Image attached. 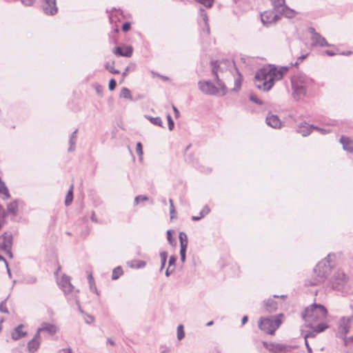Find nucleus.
<instances>
[{
	"mask_svg": "<svg viewBox=\"0 0 353 353\" xmlns=\"http://www.w3.org/2000/svg\"><path fill=\"white\" fill-rule=\"evenodd\" d=\"M288 70V67H281L277 69L272 65L265 66L256 73L254 84L259 90L268 91L272 88L275 81L283 78Z\"/></svg>",
	"mask_w": 353,
	"mask_h": 353,
	"instance_id": "obj_1",
	"label": "nucleus"
},
{
	"mask_svg": "<svg viewBox=\"0 0 353 353\" xmlns=\"http://www.w3.org/2000/svg\"><path fill=\"white\" fill-rule=\"evenodd\" d=\"M212 74L216 78V84L219 88L214 85L210 81H205L199 82V89L205 94L210 95L219 94L225 95L227 93V88L225 84L219 79L218 76V71L219 65H217V61L212 62Z\"/></svg>",
	"mask_w": 353,
	"mask_h": 353,
	"instance_id": "obj_2",
	"label": "nucleus"
},
{
	"mask_svg": "<svg viewBox=\"0 0 353 353\" xmlns=\"http://www.w3.org/2000/svg\"><path fill=\"white\" fill-rule=\"evenodd\" d=\"M327 314V311L323 305L314 303L305 309L302 317L309 327H312L314 323L323 321Z\"/></svg>",
	"mask_w": 353,
	"mask_h": 353,
	"instance_id": "obj_3",
	"label": "nucleus"
},
{
	"mask_svg": "<svg viewBox=\"0 0 353 353\" xmlns=\"http://www.w3.org/2000/svg\"><path fill=\"white\" fill-rule=\"evenodd\" d=\"M331 254H329L326 258L319 262L314 269V281L310 282L311 285H316L318 283L323 282L330 273L331 265L330 258Z\"/></svg>",
	"mask_w": 353,
	"mask_h": 353,
	"instance_id": "obj_4",
	"label": "nucleus"
},
{
	"mask_svg": "<svg viewBox=\"0 0 353 353\" xmlns=\"http://www.w3.org/2000/svg\"><path fill=\"white\" fill-rule=\"evenodd\" d=\"M283 314L261 317L259 321V327L268 334H274L282 323Z\"/></svg>",
	"mask_w": 353,
	"mask_h": 353,
	"instance_id": "obj_5",
	"label": "nucleus"
},
{
	"mask_svg": "<svg viewBox=\"0 0 353 353\" xmlns=\"http://www.w3.org/2000/svg\"><path fill=\"white\" fill-rule=\"evenodd\" d=\"M347 282V276L344 272L338 270L334 274L331 280V285L333 289L336 290H342Z\"/></svg>",
	"mask_w": 353,
	"mask_h": 353,
	"instance_id": "obj_6",
	"label": "nucleus"
},
{
	"mask_svg": "<svg viewBox=\"0 0 353 353\" xmlns=\"http://www.w3.org/2000/svg\"><path fill=\"white\" fill-rule=\"evenodd\" d=\"M353 316L345 317L343 316L339 321L338 332L337 334L339 337L343 338L349 332L350 328V323L352 321Z\"/></svg>",
	"mask_w": 353,
	"mask_h": 353,
	"instance_id": "obj_7",
	"label": "nucleus"
},
{
	"mask_svg": "<svg viewBox=\"0 0 353 353\" xmlns=\"http://www.w3.org/2000/svg\"><path fill=\"white\" fill-rule=\"evenodd\" d=\"M309 32L312 34V46L320 47L330 46V44L327 42L326 39L319 33L316 32L314 28H310Z\"/></svg>",
	"mask_w": 353,
	"mask_h": 353,
	"instance_id": "obj_8",
	"label": "nucleus"
},
{
	"mask_svg": "<svg viewBox=\"0 0 353 353\" xmlns=\"http://www.w3.org/2000/svg\"><path fill=\"white\" fill-rule=\"evenodd\" d=\"M41 7L47 15H54L58 12L56 0H41Z\"/></svg>",
	"mask_w": 353,
	"mask_h": 353,
	"instance_id": "obj_9",
	"label": "nucleus"
},
{
	"mask_svg": "<svg viewBox=\"0 0 353 353\" xmlns=\"http://www.w3.org/2000/svg\"><path fill=\"white\" fill-rule=\"evenodd\" d=\"M313 83L312 79L310 78L304 74H297L291 79V83H296L299 85H303L307 88Z\"/></svg>",
	"mask_w": 353,
	"mask_h": 353,
	"instance_id": "obj_10",
	"label": "nucleus"
},
{
	"mask_svg": "<svg viewBox=\"0 0 353 353\" xmlns=\"http://www.w3.org/2000/svg\"><path fill=\"white\" fill-rule=\"evenodd\" d=\"M291 85L292 89V96L295 101H300L306 96L307 88L296 83H291Z\"/></svg>",
	"mask_w": 353,
	"mask_h": 353,
	"instance_id": "obj_11",
	"label": "nucleus"
},
{
	"mask_svg": "<svg viewBox=\"0 0 353 353\" xmlns=\"http://www.w3.org/2000/svg\"><path fill=\"white\" fill-rule=\"evenodd\" d=\"M261 19L265 26H268L276 22L279 19V15L274 11H265L261 14Z\"/></svg>",
	"mask_w": 353,
	"mask_h": 353,
	"instance_id": "obj_12",
	"label": "nucleus"
},
{
	"mask_svg": "<svg viewBox=\"0 0 353 353\" xmlns=\"http://www.w3.org/2000/svg\"><path fill=\"white\" fill-rule=\"evenodd\" d=\"M57 283L65 294L72 292L74 288L70 283V277L66 275H63L60 279H58Z\"/></svg>",
	"mask_w": 353,
	"mask_h": 353,
	"instance_id": "obj_13",
	"label": "nucleus"
},
{
	"mask_svg": "<svg viewBox=\"0 0 353 353\" xmlns=\"http://www.w3.org/2000/svg\"><path fill=\"white\" fill-rule=\"evenodd\" d=\"M58 331V327L54 325L46 322L41 323V326L37 329L36 333H39L41 335V332H46L50 335L55 334Z\"/></svg>",
	"mask_w": 353,
	"mask_h": 353,
	"instance_id": "obj_14",
	"label": "nucleus"
},
{
	"mask_svg": "<svg viewBox=\"0 0 353 353\" xmlns=\"http://www.w3.org/2000/svg\"><path fill=\"white\" fill-rule=\"evenodd\" d=\"M269 351L274 353L288 352L290 351V346L281 343H270L266 346Z\"/></svg>",
	"mask_w": 353,
	"mask_h": 353,
	"instance_id": "obj_15",
	"label": "nucleus"
},
{
	"mask_svg": "<svg viewBox=\"0 0 353 353\" xmlns=\"http://www.w3.org/2000/svg\"><path fill=\"white\" fill-rule=\"evenodd\" d=\"M41 344V335L36 333L28 343V350L29 352L34 353L38 350Z\"/></svg>",
	"mask_w": 353,
	"mask_h": 353,
	"instance_id": "obj_16",
	"label": "nucleus"
},
{
	"mask_svg": "<svg viewBox=\"0 0 353 353\" xmlns=\"http://www.w3.org/2000/svg\"><path fill=\"white\" fill-rule=\"evenodd\" d=\"M1 238V249H8L11 248L12 245V234L10 232H5L3 234L0 236Z\"/></svg>",
	"mask_w": 353,
	"mask_h": 353,
	"instance_id": "obj_17",
	"label": "nucleus"
},
{
	"mask_svg": "<svg viewBox=\"0 0 353 353\" xmlns=\"http://www.w3.org/2000/svg\"><path fill=\"white\" fill-rule=\"evenodd\" d=\"M113 52L117 55L125 57H130L133 53V48L132 46H125L123 48L119 46L114 49Z\"/></svg>",
	"mask_w": 353,
	"mask_h": 353,
	"instance_id": "obj_18",
	"label": "nucleus"
},
{
	"mask_svg": "<svg viewBox=\"0 0 353 353\" xmlns=\"http://www.w3.org/2000/svg\"><path fill=\"white\" fill-rule=\"evenodd\" d=\"M266 123L273 128H280L281 122L276 115L271 114L266 117Z\"/></svg>",
	"mask_w": 353,
	"mask_h": 353,
	"instance_id": "obj_19",
	"label": "nucleus"
},
{
	"mask_svg": "<svg viewBox=\"0 0 353 353\" xmlns=\"http://www.w3.org/2000/svg\"><path fill=\"white\" fill-rule=\"evenodd\" d=\"M340 143L343 145V148L350 152H353V142L352 141L345 136H342L340 139Z\"/></svg>",
	"mask_w": 353,
	"mask_h": 353,
	"instance_id": "obj_20",
	"label": "nucleus"
},
{
	"mask_svg": "<svg viewBox=\"0 0 353 353\" xmlns=\"http://www.w3.org/2000/svg\"><path fill=\"white\" fill-rule=\"evenodd\" d=\"M265 310L268 312H273L276 310L278 303L273 299H268L264 301Z\"/></svg>",
	"mask_w": 353,
	"mask_h": 353,
	"instance_id": "obj_21",
	"label": "nucleus"
},
{
	"mask_svg": "<svg viewBox=\"0 0 353 353\" xmlns=\"http://www.w3.org/2000/svg\"><path fill=\"white\" fill-rule=\"evenodd\" d=\"M314 128L313 125H309L307 123H304L300 125L297 132L302 134L303 137L309 135L311 132L312 129Z\"/></svg>",
	"mask_w": 353,
	"mask_h": 353,
	"instance_id": "obj_22",
	"label": "nucleus"
},
{
	"mask_svg": "<svg viewBox=\"0 0 353 353\" xmlns=\"http://www.w3.org/2000/svg\"><path fill=\"white\" fill-rule=\"evenodd\" d=\"M107 12H109V19L112 23H115L117 20H120L119 16L122 15V11L114 8L110 11L107 10Z\"/></svg>",
	"mask_w": 353,
	"mask_h": 353,
	"instance_id": "obj_23",
	"label": "nucleus"
},
{
	"mask_svg": "<svg viewBox=\"0 0 353 353\" xmlns=\"http://www.w3.org/2000/svg\"><path fill=\"white\" fill-rule=\"evenodd\" d=\"M274 12L279 14L285 6V0H270Z\"/></svg>",
	"mask_w": 353,
	"mask_h": 353,
	"instance_id": "obj_24",
	"label": "nucleus"
},
{
	"mask_svg": "<svg viewBox=\"0 0 353 353\" xmlns=\"http://www.w3.org/2000/svg\"><path fill=\"white\" fill-rule=\"evenodd\" d=\"M279 19L281 17H285L287 18H292L294 16V12L293 10L288 8L286 5L283 8H282V10L279 12Z\"/></svg>",
	"mask_w": 353,
	"mask_h": 353,
	"instance_id": "obj_25",
	"label": "nucleus"
},
{
	"mask_svg": "<svg viewBox=\"0 0 353 353\" xmlns=\"http://www.w3.org/2000/svg\"><path fill=\"white\" fill-rule=\"evenodd\" d=\"M23 327V325H19L14 329V332L12 333V338L14 340H18L26 335V333L22 331Z\"/></svg>",
	"mask_w": 353,
	"mask_h": 353,
	"instance_id": "obj_26",
	"label": "nucleus"
},
{
	"mask_svg": "<svg viewBox=\"0 0 353 353\" xmlns=\"http://www.w3.org/2000/svg\"><path fill=\"white\" fill-rule=\"evenodd\" d=\"M77 130H75L71 134L70 137V139H69V143H70V146H69V148H68V151L69 152H73L74 150H75V144H76V141H77Z\"/></svg>",
	"mask_w": 353,
	"mask_h": 353,
	"instance_id": "obj_27",
	"label": "nucleus"
},
{
	"mask_svg": "<svg viewBox=\"0 0 353 353\" xmlns=\"http://www.w3.org/2000/svg\"><path fill=\"white\" fill-rule=\"evenodd\" d=\"M146 265V263L143 261L139 260H134L129 263V265L132 268H144Z\"/></svg>",
	"mask_w": 353,
	"mask_h": 353,
	"instance_id": "obj_28",
	"label": "nucleus"
},
{
	"mask_svg": "<svg viewBox=\"0 0 353 353\" xmlns=\"http://www.w3.org/2000/svg\"><path fill=\"white\" fill-rule=\"evenodd\" d=\"M73 201V185H72L70 190L68 192V194L65 200V205L66 206L70 205Z\"/></svg>",
	"mask_w": 353,
	"mask_h": 353,
	"instance_id": "obj_29",
	"label": "nucleus"
},
{
	"mask_svg": "<svg viewBox=\"0 0 353 353\" xmlns=\"http://www.w3.org/2000/svg\"><path fill=\"white\" fill-rule=\"evenodd\" d=\"M201 21L203 23L204 26L206 27L207 33L210 34V27L208 23V15L205 12V11L202 9H201Z\"/></svg>",
	"mask_w": 353,
	"mask_h": 353,
	"instance_id": "obj_30",
	"label": "nucleus"
},
{
	"mask_svg": "<svg viewBox=\"0 0 353 353\" xmlns=\"http://www.w3.org/2000/svg\"><path fill=\"white\" fill-rule=\"evenodd\" d=\"M120 97L132 100V96L131 94L130 90L127 88H122L120 93Z\"/></svg>",
	"mask_w": 353,
	"mask_h": 353,
	"instance_id": "obj_31",
	"label": "nucleus"
},
{
	"mask_svg": "<svg viewBox=\"0 0 353 353\" xmlns=\"http://www.w3.org/2000/svg\"><path fill=\"white\" fill-rule=\"evenodd\" d=\"M18 210V205L16 201L11 202L8 205V211L12 214H16Z\"/></svg>",
	"mask_w": 353,
	"mask_h": 353,
	"instance_id": "obj_32",
	"label": "nucleus"
},
{
	"mask_svg": "<svg viewBox=\"0 0 353 353\" xmlns=\"http://www.w3.org/2000/svg\"><path fill=\"white\" fill-rule=\"evenodd\" d=\"M122 274H123V270L120 266L115 268L112 271V279L116 280V279H119V277L121 275H122Z\"/></svg>",
	"mask_w": 353,
	"mask_h": 353,
	"instance_id": "obj_33",
	"label": "nucleus"
},
{
	"mask_svg": "<svg viewBox=\"0 0 353 353\" xmlns=\"http://www.w3.org/2000/svg\"><path fill=\"white\" fill-rule=\"evenodd\" d=\"M179 241H180V246L184 245L185 247H188V236L186 234L183 232H181L179 233Z\"/></svg>",
	"mask_w": 353,
	"mask_h": 353,
	"instance_id": "obj_34",
	"label": "nucleus"
},
{
	"mask_svg": "<svg viewBox=\"0 0 353 353\" xmlns=\"http://www.w3.org/2000/svg\"><path fill=\"white\" fill-rule=\"evenodd\" d=\"M312 327H313V326ZM326 328H327V325L325 323H319L314 327V332L315 333H320L323 332Z\"/></svg>",
	"mask_w": 353,
	"mask_h": 353,
	"instance_id": "obj_35",
	"label": "nucleus"
},
{
	"mask_svg": "<svg viewBox=\"0 0 353 353\" xmlns=\"http://www.w3.org/2000/svg\"><path fill=\"white\" fill-rule=\"evenodd\" d=\"M114 63V61L112 63V64H110L108 62L106 63L105 64V69L108 70L110 73L115 74H119L120 71L119 70H116L114 68V67H113Z\"/></svg>",
	"mask_w": 353,
	"mask_h": 353,
	"instance_id": "obj_36",
	"label": "nucleus"
},
{
	"mask_svg": "<svg viewBox=\"0 0 353 353\" xmlns=\"http://www.w3.org/2000/svg\"><path fill=\"white\" fill-rule=\"evenodd\" d=\"M160 258H161V270H162L163 268H164L166 261H167V258H168L167 252H165V251L161 252H160Z\"/></svg>",
	"mask_w": 353,
	"mask_h": 353,
	"instance_id": "obj_37",
	"label": "nucleus"
},
{
	"mask_svg": "<svg viewBox=\"0 0 353 353\" xmlns=\"http://www.w3.org/2000/svg\"><path fill=\"white\" fill-rule=\"evenodd\" d=\"M185 336V332L183 330V326L182 325H179L177 327V339L179 341L182 340Z\"/></svg>",
	"mask_w": 353,
	"mask_h": 353,
	"instance_id": "obj_38",
	"label": "nucleus"
},
{
	"mask_svg": "<svg viewBox=\"0 0 353 353\" xmlns=\"http://www.w3.org/2000/svg\"><path fill=\"white\" fill-rule=\"evenodd\" d=\"M149 119L152 124L158 125V126H161V127L162 126L163 122H162L161 119L159 117H150Z\"/></svg>",
	"mask_w": 353,
	"mask_h": 353,
	"instance_id": "obj_39",
	"label": "nucleus"
},
{
	"mask_svg": "<svg viewBox=\"0 0 353 353\" xmlns=\"http://www.w3.org/2000/svg\"><path fill=\"white\" fill-rule=\"evenodd\" d=\"M167 239L171 245H172V246L176 245V239L172 237V231L170 230L167 231Z\"/></svg>",
	"mask_w": 353,
	"mask_h": 353,
	"instance_id": "obj_40",
	"label": "nucleus"
},
{
	"mask_svg": "<svg viewBox=\"0 0 353 353\" xmlns=\"http://www.w3.org/2000/svg\"><path fill=\"white\" fill-rule=\"evenodd\" d=\"M241 77H239L234 80V86L233 88H232L231 90L237 91L241 88Z\"/></svg>",
	"mask_w": 353,
	"mask_h": 353,
	"instance_id": "obj_41",
	"label": "nucleus"
},
{
	"mask_svg": "<svg viewBox=\"0 0 353 353\" xmlns=\"http://www.w3.org/2000/svg\"><path fill=\"white\" fill-rule=\"evenodd\" d=\"M148 200V198L146 196L139 195L134 198V204L138 205L140 201H145Z\"/></svg>",
	"mask_w": 353,
	"mask_h": 353,
	"instance_id": "obj_42",
	"label": "nucleus"
},
{
	"mask_svg": "<svg viewBox=\"0 0 353 353\" xmlns=\"http://www.w3.org/2000/svg\"><path fill=\"white\" fill-rule=\"evenodd\" d=\"M8 298L6 299L5 300L2 301L1 303H0V311L3 313H6L8 314V310L6 307V301H7Z\"/></svg>",
	"mask_w": 353,
	"mask_h": 353,
	"instance_id": "obj_43",
	"label": "nucleus"
},
{
	"mask_svg": "<svg viewBox=\"0 0 353 353\" xmlns=\"http://www.w3.org/2000/svg\"><path fill=\"white\" fill-rule=\"evenodd\" d=\"M136 152L137 154L139 156L140 159H141L143 156V146L141 142H138L137 143Z\"/></svg>",
	"mask_w": 353,
	"mask_h": 353,
	"instance_id": "obj_44",
	"label": "nucleus"
},
{
	"mask_svg": "<svg viewBox=\"0 0 353 353\" xmlns=\"http://www.w3.org/2000/svg\"><path fill=\"white\" fill-rule=\"evenodd\" d=\"M250 99L253 101L254 103H256V104H259V105H262L263 104V101L259 99L256 95L254 94H251L250 95Z\"/></svg>",
	"mask_w": 353,
	"mask_h": 353,
	"instance_id": "obj_45",
	"label": "nucleus"
},
{
	"mask_svg": "<svg viewBox=\"0 0 353 353\" xmlns=\"http://www.w3.org/2000/svg\"><path fill=\"white\" fill-rule=\"evenodd\" d=\"M5 211L3 207L0 205V228L2 227L4 223Z\"/></svg>",
	"mask_w": 353,
	"mask_h": 353,
	"instance_id": "obj_46",
	"label": "nucleus"
},
{
	"mask_svg": "<svg viewBox=\"0 0 353 353\" xmlns=\"http://www.w3.org/2000/svg\"><path fill=\"white\" fill-rule=\"evenodd\" d=\"M213 0H199V2L207 8L212 7L213 4Z\"/></svg>",
	"mask_w": 353,
	"mask_h": 353,
	"instance_id": "obj_47",
	"label": "nucleus"
},
{
	"mask_svg": "<svg viewBox=\"0 0 353 353\" xmlns=\"http://www.w3.org/2000/svg\"><path fill=\"white\" fill-rule=\"evenodd\" d=\"M167 119H168V128L171 131V130H173V128L174 127V121H173V119H172V117L170 114L167 115Z\"/></svg>",
	"mask_w": 353,
	"mask_h": 353,
	"instance_id": "obj_48",
	"label": "nucleus"
},
{
	"mask_svg": "<svg viewBox=\"0 0 353 353\" xmlns=\"http://www.w3.org/2000/svg\"><path fill=\"white\" fill-rule=\"evenodd\" d=\"M210 212V209L208 205L204 206V208L202 209V210L200 212V216L201 217H204L205 215L209 214Z\"/></svg>",
	"mask_w": 353,
	"mask_h": 353,
	"instance_id": "obj_49",
	"label": "nucleus"
},
{
	"mask_svg": "<svg viewBox=\"0 0 353 353\" xmlns=\"http://www.w3.org/2000/svg\"><path fill=\"white\" fill-rule=\"evenodd\" d=\"M169 203H170V218L173 219L174 218L173 214L175 213V210H174V203H173L172 199H170L169 200Z\"/></svg>",
	"mask_w": 353,
	"mask_h": 353,
	"instance_id": "obj_50",
	"label": "nucleus"
},
{
	"mask_svg": "<svg viewBox=\"0 0 353 353\" xmlns=\"http://www.w3.org/2000/svg\"><path fill=\"white\" fill-rule=\"evenodd\" d=\"M117 86V82L115 79H111L109 82V89L110 90H114Z\"/></svg>",
	"mask_w": 353,
	"mask_h": 353,
	"instance_id": "obj_51",
	"label": "nucleus"
},
{
	"mask_svg": "<svg viewBox=\"0 0 353 353\" xmlns=\"http://www.w3.org/2000/svg\"><path fill=\"white\" fill-rule=\"evenodd\" d=\"M131 28V23L130 22H125L122 26V30L123 32H128Z\"/></svg>",
	"mask_w": 353,
	"mask_h": 353,
	"instance_id": "obj_52",
	"label": "nucleus"
},
{
	"mask_svg": "<svg viewBox=\"0 0 353 353\" xmlns=\"http://www.w3.org/2000/svg\"><path fill=\"white\" fill-rule=\"evenodd\" d=\"M26 283L28 284H33L37 281V279L34 276L28 277L25 280Z\"/></svg>",
	"mask_w": 353,
	"mask_h": 353,
	"instance_id": "obj_53",
	"label": "nucleus"
},
{
	"mask_svg": "<svg viewBox=\"0 0 353 353\" xmlns=\"http://www.w3.org/2000/svg\"><path fill=\"white\" fill-rule=\"evenodd\" d=\"M343 340H344V343L345 345H348L351 343H353V335L352 336H350V337H346L345 336L343 337Z\"/></svg>",
	"mask_w": 353,
	"mask_h": 353,
	"instance_id": "obj_54",
	"label": "nucleus"
},
{
	"mask_svg": "<svg viewBox=\"0 0 353 353\" xmlns=\"http://www.w3.org/2000/svg\"><path fill=\"white\" fill-rule=\"evenodd\" d=\"M176 256H171L169 259V261H168V263H169V268H170L171 266L172 265H175V263H176Z\"/></svg>",
	"mask_w": 353,
	"mask_h": 353,
	"instance_id": "obj_55",
	"label": "nucleus"
},
{
	"mask_svg": "<svg viewBox=\"0 0 353 353\" xmlns=\"http://www.w3.org/2000/svg\"><path fill=\"white\" fill-rule=\"evenodd\" d=\"M313 129H315V130L321 132L323 134H327V133L330 132V131L329 129L321 128H319L316 126H314V128H313Z\"/></svg>",
	"mask_w": 353,
	"mask_h": 353,
	"instance_id": "obj_56",
	"label": "nucleus"
},
{
	"mask_svg": "<svg viewBox=\"0 0 353 353\" xmlns=\"http://www.w3.org/2000/svg\"><path fill=\"white\" fill-rule=\"evenodd\" d=\"M20 1L26 6H30L33 3L32 0H20Z\"/></svg>",
	"mask_w": 353,
	"mask_h": 353,
	"instance_id": "obj_57",
	"label": "nucleus"
},
{
	"mask_svg": "<svg viewBox=\"0 0 353 353\" xmlns=\"http://www.w3.org/2000/svg\"><path fill=\"white\" fill-rule=\"evenodd\" d=\"M314 336H315V332L313 331V332H309L307 334H305L304 338H305V340H307V339L309 337L313 338Z\"/></svg>",
	"mask_w": 353,
	"mask_h": 353,
	"instance_id": "obj_58",
	"label": "nucleus"
},
{
	"mask_svg": "<svg viewBox=\"0 0 353 353\" xmlns=\"http://www.w3.org/2000/svg\"><path fill=\"white\" fill-rule=\"evenodd\" d=\"M59 353H72L70 348H63L59 351Z\"/></svg>",
	"mask_w": 353,
	"mask_h": 353,
	"instance_id": "obj_59",
	"label": "nucleus"
},
{
	"mask_svg": "<svg viewBox=\"0 0 353 353\" xmlns=\"http://www.w3.org/2000/svg\"><path fill=\"white\" fill-rule=\"evenodd\" d=\"M88 282H89V283L90 285V287L92 288V285L94 283V278H93L92 274H90L88 276Z\"/></svg>",
	"mask_w": 353,
	"mask_h": 353,
	"instance_id": "obj_60",
	"label": "nucleus"
},
{
	"mask_svg": "<svg viewBox=\"0 0 353 353\" xmlns=\"http://www.w3.org/2000/svg\"><path fill=\"white\" fill-rule=\"evenodd\" d=\"M180 255H185L187 247L182 245L180 246Z\"/></svg>",
	"mask_w": 353,
	"mask_h": 353,
	"instance_id": "obj_61",
	"label": "nucleus"
},
{
	"mask_svg": "<svg viewBox=\"0 0 353 353\" xmlns=\"http://www.w3.org/2000/svg\"><path fill=\"white\" fill-rule=\"evenodd\" d=\"M3 250L6 252V253L9 256L10 258L13 257V254L11 252V248L3 249Z\"/></svg>",
	"mask_w": 353,
	"mask_h": 353,
	"instance_id": "obj_62",
	"label": "nucleus"
},
{
	"mask_svg": "<svg viewBox=\"0 0 353 353\" xmlns=\"http://www.w3.org/2000/svg\"><path fill=\"white\" fill-rule=\"evenodd\" d=\"M88 319L85 321L87 323H92L94 321V318L92 316H88Z\"/></svg>",
	"mask_w": 353,
	"mask_h": 353,
	"instance_id": "obj_63",
	"label": "nucleus"
},
{
	"mask_svg": "<svg viewBox=\"0 0 353 353\" xmlns=\"http://www.w3.org/2000/svg\"><path fill=\"white\" fill-rule=\"evenodd\" d=\"M91 220H92L93 222H95V223H97V222H98V220H97V216H96V214H95L94 212H92V213Z\"/></svg>",
	"mask_w": 353,
	"mask_h": 353,
	"instance_id": "obj_64",
	"label": "nucleus"
}]
</instances>
